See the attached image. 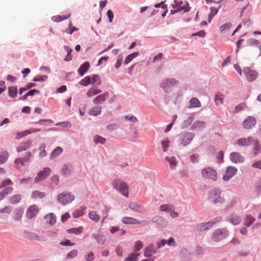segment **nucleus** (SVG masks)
Here are the masks:
<instances>
[{"label": "nucleus", "mask_w": 261, "mask_h": 261, "mask_svg": "<svg viewBox=\"0 0 261 261\" xmlns=\"http://www.w3.org/2000/svg\"><path fill=\"white\" fill-rule=\"evenodd\" d=\"M114 189L119 191L121 194L125 197L128 196L129 188L127 184L121 178H115L112 183Z\"/></svg>", "instance_id": "1"}, {"label": "nucleus", "mask_w": 261, "mask_h": 261, "mask_svg": "<svg viewBox=\"0 0 261 261\" xmlns=\"http://www.w3.org/2000/svg\"><path fill=\"white\" fill-rule=\"evenodd\" d=\"M75 196L70 192H64L58 195L57 199L60 203L66 205L74 200Z\"/></svg>", "instance_id": "2"}, {"label": "nucleus", "mask_w": 261, "mask_h": 261, "mask_svg": "<svg viewBox=\"0 0 261 261\" xmlns=\"http://www.w3.org/2000/svg\"><path fill=\"white\" fill-rule=\"evenodd\" d=\"M172 7L173 9L177 8L179 10V12L183 11L184 13H186L191 10L188 3L186 2L183 3L182 1L180 0H174L172 4Z\"/></svg>", "instance_id": "3"}, {"label": "nucleus", "mask_w": 261, "mask_h": 261, "mask_svg": "<svg viewBox=\"0 0 261 261\" xmlns=\"http://www.w3.org/2000/svg\"><path fill=\"white\" fill-rule=\"evenodd\" d=\"M228 231L225 229L221 228L216 230L212 234V239L215 242H219L226 238Z\"/></svg>", "instance_id": "4"}, {"label": "nucleus", "mask_w": 261, "mask_h": 261, "mask_svg": "<svg viewBox=\"0 0 261 261\" xmlns=\"http://www.w3.org/2000/svg\"><path fill=\"white\" fill-rule=\"evenodd\" d=\"M221 221V218H216L212 221H210L207 223H202L198 224L196 226V228L198 231L206 230L211 227L213 225L215 224L216 223L220 222Z\"/></svg>", "instance_id": "5"}, {"label": "nucleus", "mask_w": 261, "mask_h": 261, "mask_svg": "<svg viewBox=\"0 0 261 261\" xmlns=\"http://www.w3.org/2000/svg\"><path fill=\"white\" fill-rule=\"evenodd\" d=\"M202 175L205 178L216 180L217 178L216 171L211 167H207L202 171Z\"/></svg>", "instance_id": "6"}, {"label": "nucleus", "mask_w": 261, "mask_h": 261, "mask_svg": "<svg viewBox=\"0 0 261 261\" xmlns=\"http://www.w3.org/2000/svg\"><path fill=\"white\" fill-rule=\"evenodd\" d=\"M178 82L174 79H167L163 81L161 84V87H162L165 92H168L172 88L176 86Z\"/></svg>", "instance_id": "7"}, {"label": "nucleus", "mask_w": 261, "mask_h": 261, "mask_svg": "<svg viewBox=\"0 0 261 261\" xmlns=\"http://www.w3.org/2000/svg\"><path fill=\"white\" fill-rule=\"evenodd\" d=\"M211 200L214 203H222L224 202V199L220 196V191L217 190H214L211 192L210 195Z\"/></svg>", "instance_id": "8"}, {"label": "nucleus", "mask_w": 261, "mask_h": 261, "mask_svg": "<svg viewBox=\"0 0 261 261\" xmlns=\"http://www.w3.org/2000/svg\"><path fill=\"white\" fill-rule=\"evenodd\" d=\"M51 172V170L49 168H44L43 170L40 171L35 178V182H39L45 179Z\"/></svg>", "instance_id": "9"}, {"label": "nucleus", "mask_w": 261, "mask_h": 261, "mask_svg": "<svg viewBox=\"0 0 261 261\" xmlns=\"http://www.w3.org/2000/svg\"><path fill=\"white\" fill-rule=\"evenodd\" d=\"M27 154L28 155L27 158H19L15 159L14 164L17 169H20L22 166L25 165V163L29 161L32 153L31 152L28 151L27 152Z\"/></svg>", "instance_id": "10"}, {"label": "nucleus", "mask_w": 261, "mask_h": 261, "mask_svg": "<svg viewBox=\"0 0 261 261\" xmlns=\"http://www.w3.org/2000/svg\"><path fill=\"white\" fill-rule=\"evenodd\" d=\"M244 73L248 81L252 82L254 81L258 76L257 73L249 67H246L243 70Z\"/></svg>", "instance_id": "11"}, {"label": "nucleus", "mask_w": 261, "mask_h": 261, "mask_svg": "<svg viewBox=\"0 0 261 261\" xmlns=\"http://www.w3.org/2000/svg\"><path fill=\"white\" fill-rule=\"evenodd\" d=\"M256 120L253 117H248L242 123L243 127L247 129H251L255 124Z\"/></svg>", "instance_id": "12"}, {"label": "nucleus", "mask_w": 261, "mask_h": 261, "mask_svg": "<svg viewBox=\"0 0 261 261\" xmlns=\"http://www.w3.org/2000/svg\"><path fill=\"white\" fill-rule=\"evenodd\" d=\"M23 235L25 238L30 240H37L43 241L46 240L45 237L37 235L35 233L32 232L24 231Z\"/></svg>", "instance_id": "13"}, {"label": "nucleus", "mask_w": 261, "mask_h": 261, "mask_svg": "<svg viewBox=\"0 0 261 261\" xmlns=\"http://www.w3.org/2000/svg\"><path fill=\"white\" fill-rule=\"evenodd\" d=\"M194 137V135L191 133H187L182 134L181 136V141L180 143L186 146L191 142Z\"/></svg>", "instance_id": "14"}, {"label": "nucleus", "mask_w": 261, "mask_h": 261, "mask_svg": "<svg viewBox=\"0 0 261 261\" xmlns=\"http://www.w3.org/2000/svg\"><path fill=\"white\" fill-rule=\"evenodd\" d=\"M237 172L236 168L233 167H228L225 172V175L223 177L224 180H228L231 177L234 175Z\"/></svg>", "instance_id": "15"}, {"label": "nucleus", "mask_w": 261, "mask_h": 261, "mask_svg": "<svg viewBox=\"0 0 261 261\" xmlns=\"http://www.w3.org/2000/svg\"><path fill=\"white\" fill-rule=\"evenodd\" d=\"M230 160L234 163H242L244 161V158L239 152H233L230 155Z\"/></svg>", "instance_id": "16"}, {"label": "nucleus", "mask_w": 261, "mask_h": 261, "mask_svg": "<svg viewBox=\"0 0 261 261\" xmlns=\"http://www.w3.org/2000/svg\"><path fill=\"white\" fill-rule=\"evenodd\" d=\"M254 138L252 137H249L247 138H242L237 141V144L239 146H248L251 144L253 141Z\"/></svg>", "instance_id": "17"}, {"label": "nucleus", "mask_w": 261, "mask_h": 261, "mask_svg": "<svg viewBox=\"0 0 261 261\" xmlns=\"http://www.w3.org/2000/svg\"><path fill=\"white\" fill-rule=\"evenodd\" d=\"M39 208L36 205H31L27 210V216L29 219H32L38 213Z\"/></svg>", "instance_id": "18"}, {"label": "nucleus", "mask_w": 261, "mask_h": 261, "mask_svg": "<svg viewBox=\"0 0 261 261\" xmlns=\"http://www.w3.org/2000/svg\"><path fill=\"white\" fill-rule=\"evenodd\" d=\"M251 145H252V149L254 156L261 152V145L258 140L254 139Z\"/></svg>", "instance_id": "19"}, {"label": "nucleus", "mask_w": 261, "mask_h": 261, "mask_svg": "<svg viewBox=\"0 0 261 261\" xmlns=\"http://www.w3.org/2000/svg\"><path fill=\"white\" fill-rule=\"evenodd\" d=\"M109 96V93L108 92H106L103 94H100L96 97H95L93 99V102L94 104H97L99 103L105 101L106 99Z\"/></svg>", "instance_id": "20"}, {"label": "nucleus", "mask_w": 261, "mask_h": 261, "mask_svg": "<svg viewBox=\"0 0 261 261\" xmlns=\"http://www.w3.org/2000/svg\"><path fill=\"white\" fill-rule=\"evenodd\" d=\"M156 252L154 245L150 244L144 249V255L146 257H150Z\"/></svg>", "instance_id": "21"}, {"label": "nucleus", "mask_w": 261, "mask_h": 261, "mask_svg": "<svg viewBox=\"0 0 261 261\" xmlns=\"http://www.w3.org/2000/svg\"><path fill=\"white\" fill-rule=\"evenodd\" d=\"M32 142L31 141H27L23 142H22L19 146H18L17 148V151L18 152L25 151L29 149L31 146Z\"/></svg>", "instance_id": "22"}, {"label": "nucleus", "mask_w": 261, "mask_h": 261, "mask_svg": "<svg viewBox=\"0 0 261 261\" xmlns=\"http://www.w3.org/2000/svg\"><path fill=\"white\" fill-rule=\"evenodd\" d=\"M90 64L86 62L81 65L79 69V73L81 76H83L89 69Z\"/></svg>", "instance_id": "23"}, {"label": "nucleus", "mask_w": 261, "mask_h": 261, "mask_svg": "<svg viewBox=\"0 0 261 261\" xmlns=\"http://www.w3.org/2000/svg\"><path fill=\"white\" fill-rule=\"evenodd\" d=\"M205 126V123L202 121H195L191 126V129H203Z\"/></svg>", "instance_id": "24"}, {"label": "nucleus", "mask_w": 261, "mask_h": 261, "mask_svg": "<svg viewBox=\"0 0 261 261\" xmlns=\"http://www.w3.org/2000/svg\"><path fill=\"white\" fill-rule=\"evenodd\" d=\"M101 107L96 106L90 109L88 112L89 114L91 116H97L101 113Z\"/></svg>", "instance_id": "25"}, {"label": "nucleus", "mask_w": 261, "mask_h": 261, "mask_svg": "<svg viewBox=\"0 0 261 261\" xmlns=\"http://www.w3.org/2000/svg\"><path fill=\"white\" fill-rule=\"evenodd\" d=\"M122 222L124 224H140L141 222L132 217H124L122 219Z\"/></svg>", "instance_id": "26"}, {"label": "nucleus", "mask_w": 261, "mask_h": 261, "mask_svg": "<svg viewBox=\"0 0 261 261\" xmlns=\"http://www.w3.org/2000/svg\"><path fill=\"white\" fill-rule=\"evenodd\" d=\"M46 194L44 192H40L38 190L33 191L31 194V198L34 199L43 198L45 197Z\"/></svg>", "instance_id": "27"}, {"label": "nucleus", "mask_w": 261, "mask_h": 261, "mask_svg": "<svg viewBox=\"0 0 261 261\" xmlns=\"http://www.w3.org/2000/svg\"><path fill=\"white\" fill-rule=\"evenodd\" d=\"M129 207L133 210L140 213H143L145 211L143 207L137 204L135 202H133L129 204Z\"/></svg>", "instance_id": "28"}, {"label": "nucleus", "mask_w": 261, "mask_h": 261, "mask_svg": "<svg viewBox=\"0 0 261 261\" xmlns=\"http://www.w3.org/2000/svg\"><path fill=\"white\" fill-rule=\"evenodd\" d=\"M22 196L21 194L14 195L11 196L9 199V201L12 204L18 203L21 199Z\"/></svg>", "instance_id": "29"}, {"label": "nucleus", "mask_w": 261, "mask_h": 261, "mask_svg": "<svg viewBox=\"0 0 261 261\" xmlns=\"http://www.w3.org/2000/svg\"><path fill=\"white\" fill-rule=\"evenodd\" d=\"M200 107L201 103L197 98L194 97L190 100L189 108H199Z\"/></svg>", "instance_id": "30"}, {"label": "nucleus", "mask_w": 261, "mask_h": 261, "mask_svg": "<svg viewBox=\"0 0 261 261\" xmlns=\"http://www.w3.org/2000/svg\"><path fill=\"white\" fill-rule=\"evenodd\" d=\"M152 221L153 222L161 226H164L166 224V222L165 221L164 218L159 216L153 217Z\"/></svg>", "instance_id": "31"}, {"label": "nucleus", "mask_w": 261, "mask_h": 261, "mask_svg": "<svg viewBox=\"0 0 261 261\" xmlns=\"http://www.w3.org/2000/svg\"><path fill=\"white\" fill-rule=\"evenodd\" d=\"M71 16L70 14H68L66 15H56L52 17L51 19L53 21L56 22H60L63 20H65L69 18Z\"/></svg>", "instance_id": "32"}, {"label": "nucleus", "mask_w": 261, "mask_h": 261, "mask_svg": "<svg viewBox=\"0 0 261 261\" xmlns=\"http://www.w3.org/2000/svg\"><path fill=\"white\" fill-rule=\"evenodd\" d=\"M228 220L233 225H237L240 223L241 219L238 216L231 215L228 218Z\"/></svg>", "instance_id": "33"}, {"label": "nucleus", "mask_w": 261, "mask_h": 261, "mask_svg": "<svg viewBox=\"0 0 261 261\" xmlns=\"http://www.w3.org/2000/svg\"><path fill=\"white\" fill-rule=\"evenodd\" d=\"M45 219H46V222L50 225H53L56 222V218L52 213L46 215Z\"/></svg>", "instance_id": "34"}, {"label": "nucleus", "mask_w": 261, "mask_h": 261, "mask_svg": "<svg viewBox=\"0 0 261 261\" xmlns=\"http://www.w3.org/2000/svg\"><path fill=\"white\" fill-rule=\"evenodd\" d=\"M139 55V52H135L127 56L124 60V64L125 65L128 64L130 63L134 58L138 57Z\"/></svg>", "instance_id": "35"}, {"label": "nucleus", "mask_w": 261, "mask_h": 261, "mask_svg": "<svg viewBox=\"0 0 261 261\" xmlns=\"http://www.w3.org/2000/svg\"><path fill=\"white\" fill-rule=\"evenodd\" d=\"M101 90L96 88H90L87 92V96L89 97H92L97 95L101 92Z\"/></svg>", "instance_id": "36"}, {"label": "nucleus", "mask_w": 261, "mask_h": 261, "mask_svg": "<svg viewBox=\"0 0 261 261\" xmlns=\"http://www.w3.org/2000/svg\"><path fill=\"white\" fill-rule=\"evenodd\" d=\"M63 151V149L60 147H57L56 149H55L53 152H51L50 158L51 159H53L57 157L59 155H60Z\"/></svg>", "instance_id": "37"}, {"label": "nucleus", "mask_w": 261, "mask_h": 261, "mask_svg": "<svg viewBox=\"0 0 261 261\" xmlns=\"http://www.w3.org/2000/svg\"><path fill=\"white\" fill-rule=\"evenodd\" d=\"M89 218L95 222H98L100 219V216L95 211H91L89 213Z\"/></svg>", "instance_id": "38"}, {"label": "nucleus", "mask_w": 261, "mask_h": 261, "mask_svg": "<svg viewBox=\"0 0 261 261\" xmlns=\"http://www.w3.org/2000/svg\"><path fill=\"white\" fill-rule=\"evenodd\" d=\"M224 99V95L220 93H217L215 95V102L216 105L219 106L223 104V101Z\"/></svg>", "instance_id": "39"}, {"label": "nucleus", "mask_w": 261, "mask_h": 261, "mask_svg": "<svg viewBox=\"0 0 261 261\" xmlns=\"http://www.w3.org/2000/svg\"><path fill=\"white\" fill-rule=\"evenodd\" d=\"M9 95L10 97L14 98L17 94V88L16 87H9L8 88Z\"/></svg>", "instance_id": "40"}, {"label": "nucleus", "mask_w": 261, "mask_h": 261, "mask_svg": "<svg viewBox=\"0 0 261 261\" xmlns=\"http://www.w3.org/2000/svg\"><path fill=\"white\" fill-rule=\"evenodd\" d=\"M165 160L169 162L171 168H174L177 165L176 158L174 156L168 157L167 156Z\"/></svg>", "instance_id": "41"}, {"label": "nucleus", "mask_w": 261, "mask_h": 261, "mask_svg": "<svg viewBox=\"0 0 261 261\" xmlns=\"http://www.w3.org/2000/svg\"><path fill=\"white\" fill-rule=\"evenodd\" d=\"M83 230V227L82 226H80L77 228H73L68 229L67 231L69 233H74L75 234H80L82 232Z\"/></svg>", "instance_id": "42"}, {"label": "nucleus", "mask_w": 261, "mask_h": 261, "mask_svg": "<svg viewBox=\"0 0 261 261\" xmlns=\"http://www.w3.org/2000/svg\"><path fill=\"white\" fill-rule=\"evenodd\" d=\"M46 145L44 143H42L40 145V147L39 148V156L41 158H44L46 156L47 154V153L45 150Z\"/></svg>", "instance_id": "43"}, {"label": "nucleus", "mask_w": 261, "mask_h": 261, "mask_svg": "<svg viewBox=\"0 0 261 261\" xmlns=\"http://www.w3.org/2000/svg\"><path fill=\"white\" fill-rule=\"evenodd\" d=\"M91 83L94 86L100 85L101 83L100 77L97 75H92Z\"/></svg>", "instance_id": "44"}, {"label": "nucleus", "mask_w": 261, "mask_h": 261, "mask_svg": "<svg viewBox=\"0 0 261 261\" xmlns=\"http://www.w3.org/2000/svg\"><path fill=\"white\" fill-rule=\"evenodd\" d=\"M211 12L208 15V22L211 23L212 19L217 14L218 10L216 8L211 7Z\"/></svg>", "instance_id": "45"}, {"label": "nucleus", "mask_w": 261, "mask_h": 261, "mask_svg": "<svg viewBox=\"0 0 261 261\" xmlns=\"http://www.w3.org/2000/svg\"><path fill=\"white\" fill-rule=\"evenodd\" d=\"M93 237L100 244H103L106 241V238L103 235L100 234H94Z\"/></svg>", "instance_id": "46"}, {"label": "nucleus", "mask_w": 261, "mask_h": 261, "mask_svg": "<svg viewBox=\"0 0 261 261\" xmlns=\"http://www.w3.org/2000/svg\"><path fill=\"white\" fill-rule=\"evenodd\" d=\"M9 158V153L6 152H0V164L4 163Z\"/></svg>", "instance_id": "47"}, {"label": "nucleus", "mask_w": 261, "mask_h": 261, "mask_svg": "<svg viewBox=\"0 0 261 261\" xmlns=\"http://www.w3.org/2000/svg\"><path fill=\"white\" fill-rule=\"evenodd\" d=\"M91 82V79L89 76L85 77L80 81V84L84 86H87Z\"/></svg>", "instance_id": "48"}, {"label": "nucleus", "mask_w": 261, "mask_h": 261, "mask_svg": "<svg viewBox=\"0 0 261 261\" xmlns=\"http://www.w3.org/2000/svg\"><path fill=\"white\" fill-rule=\"evenodd\" d=\"M255 219L251 215H246L245 220V224L247 226H249L254 221Z\"/></svg>", "instance_id": "49"}, {"label": "nucleus", "mask_w": 261, "mask_h": 261, "mask_svg": "<svg viewBox=\"0 0 261 261\" xmlns=\"http://www.w3.org/2000/svg\"><path fill=\"white\" fill-rule=\"evenodd\" d=\"M173 205L171 204H163L160 207V211L169 213Z\"/></svg>", "instance_id": "50"}, {"label": "nucleus", "mask_w": 261, "mask_h": 261, "mask_svg": "<svg viewBox=\"0 0 261 261\" xmlns=\"http://www.w3.org/2000/svg\"><path fill=\"white\" fill-rule=\"evenodd\" d=\"M139 254L140 253H132L125 259V261H137V258Z\"/></svg>", "instance_id": "51"}, {"label": "nucleus", "mask_w": 261, "mask_h": 261, "mask_svg": "<svg viewBox=\"0 0 261 261\" xmlns=\"http://www.w3.org/2000/svg\"><path fill=\"white\" fill-rule=\"evenodd\" d=\"M78 252L76 249L69 251L66 255V258L69 259L75 257L77 255Z\"/></svg>", "instance_id": "52"}, {"label": "nucleus", "mask_w": 261, "mask_h": 261, "mask_svg": "<svg viewBox=\"0 0 261 261\" xmlns=\"http://www.w3.org/2000/svg\"><path fill=\"white\" fill-rule=\"evenodd\" d=\"M71 168L67 165H64L62 168V173L64 175H68L71 172Z\"/></svg>", "instance_id": "53"}, {"label": "nucleus", "mask_w": 261, "mask_h": 261, "mask_svg": "<svg viewBox=\"0 0 261 261\" xmlns=\"http://www.w3.org/2000/svg\"><path fill=\"white\" fill-rule=\"evenodd\" d=\"M143 246V243L141 241H137L135 242L134 246V250L135 251H138L142 248Z\"/></svg>", "instance_id": "54"}, {"label": "nucleus", "mask_w": 261, "mask_h": 261, "mask_svg": "<svg viewBox=\"0 0 261 261\" xmlns=\"http://www.w3.org/2000/svg\"><path fill=\"white\" fill-rule=\"evenodd\" d=\"M30 134H31V132H29V130H26L21 132H18L16 135V139H19Z\"/></svg>", "instance_id": "55"}, {"label": "nucleus", "mask_w": 261, "mask_h": 261, "mask_svg": "<svg viewBox=\"0 0 261 261\" xmlns=\"http://www.w3.org/2000/svg\"><path fill=\"white\" fill-rule=\"evenodd\" d=\"M106 141V139L100 136H96L94 138V142L96 143H99L101 144H103L105 143Z\"/></svg>", "instance_id": "56"}, {"label": "nucleus", "mask_w": 261, "mask_h": 261, "mask_svg": "<svg viewBox=\"0 0 261 261\" xmlns=\"http://www.w3.org/2000/svg\"><path fill=\"white\" fill-rule=\"evenodd\" d=\"M231 27V24L230 22L226 23L220 27V31L223 32L226 30H229Z\"/></svg>", "instance_id": "57"}, {"label": "nucleus", "mask_w": 261, "mask_h": 261, "mask_svg": "<svg viewBox=\"0 0 261 261\" xmlns=\"http://www.w3.org/2000/svg\"><path fill=\"white\" fill-rule=\"evenodd\" d=\"M13 182L10 179H6L2 181L0 188L9 185H13Z\"/></svg>", "instance_id": "58"}, {"label": "nucleus", "mask_w": 261, "mask_h": 261, "mask_svg": "<svg viewBox=\"0 0 261 261\" xmlns=\"http://www.w3.org/2000/svg\"><path fill=\"white\" fill-rule=\"evenodd\" d=\"M46 75H38L34 77L33 81L34 82H43L47 79Z\"/></svg>", "instance_id": "59"}, {"label": "nucleus", "mask_w": 261, "mask_h": 261, "mask_svg": "<svg viewBox=\"0 0 261 261\" xmlns=\"http://www.w3.org/2000/svg\"><path fill=\"white\" fill-rule=\"evenodd\" d=\"M56 125H57V126L62 125V126H63L64 127L69 128L71 127V124L70 122L66 121V122L57 123H56Z\"/></svg>", "instance_id": "60"}, {"label": "nucleus", "mask_w": 261, "mask_h": 261, "mask_svg": "<svg viewBox=\"0 0 261 261\" xmlns=\"http://www.w3.org/2000/svg\"><path fill=\"white\" fill-rule=\"evenodd\" d=\"M194 120L193 117H189L187 119L184 121V126L185 127H188L190 124L192 123Z\"/></svg>", "instance_id": "61"}, {"label": "nucleus", "mask_w": 261, "mask_h": 261, "mask_svg": "<svg viewBox=\"0 0 261 261\" xmlns=\"http://www.w3.org/2000/svg\"><path fill=\"white\" fill-rule=\"evenodd\" d=\"M198 158H199V154H193L190 156V160L192 163H195L198 162Z\"/></svg>", "instance_id": "62"}, {"label": "nucleus", "mask_w": 261, "mask_h": 261, "mask_svg": "<svg viewBox=\"0 0 261 261\" xmlns=\"http://www.w3.org/2000/svg\"><path fill=\"white\" fill-rule=\"evenodd\" d=\"M107 16L109 18V21L110 22H111L113 20V19L114 18V14L112 12V10H109L108 11H107Z\"/></svg>", "instance_id": "63"}, {"label": "nucleus", "mask_w": 261, "mask_h": 261, "mask_svg": "<svg viewBox=\"0 0 261 261\" xmlns=\"http://www.w3.org/2000/svg\"><path fill=\"white\" fill-rule=\"evenodd\" d=\"M255 188L258 193H261V180H259L256 183Z\"/></svg>", "instance_id": "64"}]
</instances>
